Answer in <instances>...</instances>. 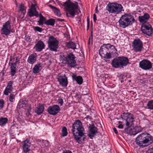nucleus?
Segmentation results:
<instances>
[{"instance_id": "c85d7f7f", "label": "nucleus", "mask_w": 153, "mask_h": 153, "mask_svg": "<svg viewBox=\"0 0 153 153\" xmlns=\"http://www.w3.org/2000/svg\"><path fill=\"white\" fill-rule=\"evenodd\" d=\"M10 67V74L12 76H14L16 73V65L15 63H11Z\"/></svg>"}, {"instance_id": "0eeeda50", "label": "nucleus", "mask_w": 153, "mask_h": 153, "mask_svg": "<svg viewBox=\"0 0 153 153\" xmlns=\"http://www.w3.org/2000/svg\"><path fill=\"white\" fill-rule=\"evenodd\" d=\"M75 57L72 53H67L65 56L63 55L61 56L60 59L63 61L65 62V64L69 67H74L76 65V62L75 59Z\"/></svg>"}, {"instance_id": "864d4df0", "label": "nucleus", "mask_w": 153, "mask_h": 153, "mask_svg": "<svg viewBox=\"0 0 153 153\" xmlns=\"http://www.w3.org/2000/svg\"><path fill=\"white\" fill-rule=\"evenodd\" d=\"M123 127V125L122 124H120L118 126V128H119L122 129Z\"/></svg>"}, {"instance_id": "4d7b16f0", "label": "nucleus", "mask_w": 153, "mask_h": 153, "mask_svg": "<svg viewBox=\"0 0 153 153\" xmlns=\"http://www.w3.org/2000/svg\"><path fill=\"white\" fill-rule=\"evenodd\" d=\"M86 118L87 119H91V117L89 116V115H88L86 117Z\"/></svg>"}, {"instance_id": "37998d69", "label": "nucleus", "mask_w": 153, "mask_h": 153, "mask_svg": "<svg viewBox=\"0 0 153 153\" xmlns=\"http://www.w3.org/2000/svg\"><path fill=\"white\" fill-rule=\"evenodd\" d=\"M4 101L3 99H0V110L1 109L4 107Z\"/></svg>"}, {"instance_id": "58836bf2", "label": "nucleus", "mask_w": 153, "mask_h": 153, "mask_svg": "<svg viewBox=\"0 0 153 153\" xmlns=\"http://www.w3.org/2000/svg\"><path fill=\"white\" fill-rule=\"evenodd\" d=\"M19 10L22 12V13H25V8L24 5L21 4L19 5Z\"/></svg>"}, {"instance_id": "20e7f679", "label": "nucleus", "mask_w": 153, "mask_h": 153, "mask_svg": "<svg viewBox=\"0 0 153 153\" xmlns=\"http://www.w3.org/2000/svg\"><path fill=\"white\" fill-rule=\"evenodd\" d=\"M135 142L140 146L146 147L153 143V136L148 133H142L136 138Z\"/></svg>"}, {"instance_id": "1a4fd4ad", "label": "nucleus", "mask_w": 153, "mask_h": 153, "mask_svg": "<svg viewBox=\"0 0 153 153\" xmlns=\"http://www.w3.org/2000/svg\"><path fill=\"white\" fill-rule=\"evenodd\" d=\"M48 47L50 50L56 51L58 48L59 42L53 36L49 37L48 41Z\"/></svg>"}, {"instance_id": "6e6d98bb", "label": "nucleus", "mask_w": 153, "mask_h": 153, "mask_svg": "<svg viewBox=\"0 0 153 153\" xmlns=\"http://www.w3.org/2000/svg\"><path fill=\"white\" fill-rule=\"evenodd\" d=\"M149 152L150 153H153V147L149 149Z\"/></svg>"}, {"instance_id": "473e14b6", "label": "nucleus", "mask_w": 153, "mask_h": 153, "mask_svg": "<svg viewBox=\"0 0 153 153\" xmlns=\"http://www.w3.org/2000/svg\"><path fill=\"white\" fill-rule=\"evenodd\" d=\"M55 23V20L53 19H50L45 22V24L48 25L53 26Z\"/></svg>"}, {"instance_id": "4468645a", "label": "nucleus", "mask_w": 153, "mask_h": 153, "mask_svg": "<svg viewBox=\"0 0 153 153\" xmlns=\"http://www.w3.org/2000/svg\"><path fill=\"white\" fill-rule=\"evenodd\" d=\"M36 4H31L28 12V15L29 17H30L33 16H35L36 17H38L39 13L36 10Z\"/></svg>"}, {"instance_id": "aec40b11", "label": "nucleus", "mask_w": 153, "mask_h": 153, "mask_svg": "<svg viewBox=\"0 0 153 153\" xmlns=\"http://www.w3.org/2000/svg\"><path fill=\"white\" fill-rule=\"evenodd\" d=\"M45 45L43 42L41 40L38 41L35 45L34 48L37 52H40L44 48Z\"/></svg>"}, {"instance_id": "bb28decb", "label": "nucleus", "mask_w": 153, "mask_h": 153, "mask_svg": "<svg viewBox=\"0 0 153 153\" xmlns=\"http://www.w3.org/2000/svg\"><path fill=\"white\" fill-rule=\"evenodd\" d=\"M66 47L69 49H72L75 50L76 49V45L75 42L72 41H70L65 43Z\"/></svg>"}, {"instance_id": "ea45409f", "label": "nucleus", "mask_w": 153, "mask_h": 153, "mask_svg": "<svg viewBox=\"0 0 153 153\" xmlns=\"http://www.w3.org/2000/svg\"><path fill=\"white\" fill-rule=\"evenodd\" d=\"M82 93L83 95H87L89 93V90L86 88H84L82 89Z\"/></svg>"}, {"instance_id": "423d86ee", "label": "nucleus", "mask_w": 153, "mask_h": 153, "mask_svg": "<svg viewBox=\"0 0 153 153\" xmlns=\"http://www.w3.org/2000/svg\"><path fill=\"white\" fill-rule=\"evenodd\" d=\"M106 8V10L109 13L116 14L124 11L122 5L116 2H109L107 5Z\"/></svg>"}, {"instance_id": "a19ab883", "label": "nucleus", "mask_w": 153, "mask_h": 153, "mask_svg": "<svg viewBox=\"0 0 153 153\" xmlns=\"http://www.w3.org/2000/svg\"><path fill=\"white\" fill-rule=\"evenodd\" d=\"M49 143L48 140H42V146H43V147L48 146L49 145Z\"/></svg>"}, {"instance_id": "f3484780", "label": "nucleus", "mask_w": 153, "mask_h": 153, "mask_svg": "<svg viewBox=\"0 0 153 153\" xmlns=\"http://www.w3.org/2000/svg\"><path fill=\"white\" fill-rule=\"evenodd\" d=\"M13 81H10L7 83V85L4 91V94L6 95H8L13 90Z\"/></svg>"}, {"instance_id": "72a5a7b5", "label": "nucleus", "mask_w": 153, "mask_h": 153, "mask_svg": "<svg viewBox=\"0 0 153 153\" xmlns=\"http://www.w3.org/2000/svg\"><path fill=\"white\" fill-rule=\"evenodd\" d=\"M8 121V119L7 117H0V126H3L5 125L7 123Z\"/></svg>"}, {"instance_id": "9d476101", "label": "nucleus", "mask_w": 153, "mask_h": 153, "mask_svg": "<svg viewBox=\"0 0 153 153\" xmlns=\"http://www.w3.org/2000/svg\"><path fill=\"white\" fill-rule=\"evenodd\" d=\"M132 46L136 52H141L143 48V42L139 39H134L132 43Z\"/></svg>"}, {"instance_id": "49530a36", "label": "nucleus", "mask_w": 153, "mask_h": 153, "mask_svg": "<svg viewBox=\"0 0 153 153\" xmlns=\"http://www.w3.org/2000/svg\"><path fill=\"white\" fill-rule=\"evenodd\" d=\"M20 58H21L19 56H17L16 59V62H14V63H16V65L17 63L18 62L19 63V61H20Z\"/></svg>"}, {"instance_id": "2eb2a0df", "label": "nucleus", "mask_w": 153, "mask_h": 153, "mask_svg": "<svg viewBox=\"0 0 153 153\" xmlns=\"http://www.w3.org/2000/svg\"><path fill=\"white\" fill-rule=\"evenodd\" d=\"M60 110L59 107L58 105H53L49 106L47 111L50 114L55 115L58 113Z\"/></svg>"}, {"instance_id": "f8f14e48", "label": "nucleus", "mask_w": 153, "mask_h": 153, "mask_svg": "<svg viewBox=\"0 0 153 153\" xmlns=\"http://www.w3.org/2000/svg\"><path fill=\"white\" fill-rule=\"evenodd\" d=\"M10 24V22L8 21L3 25L1 30V34L8 35L10 34L11 26Z\"/></svg>"}, {"instance_id": "4c0bfd02", "label": "nucleus", "mask_w": 153, "mask_h": 153, "mask_svg": "<svg viewBox=\"0 0 153 153\" xmlns=\"http://www.w3.org/2000/svg\"><path fill=\"white\" fill-rule=\"evenodd\" d=\"M33 30L35 31H38L39 32H41L43 30L42 29L38 26H34L33 27Z\"/></svg>"}, {"instance_id": "7ed1b4c3", "label": "nucleus", "mask_w": 153, "mask_h": 153, "mask_svg": "<svg viewBox=\"0 0 153 153\" xmlns=\"http://www.w3.org/2000/svg\"><path fill=\"white\" fill-rule=\"evenodd\" d=\"M63 6L66 10V15L68 17L69 14L70 17L72 18L74 17L75 15L78 14V3L75 2V3L72 2L70 0H67L63 3Z\"/></svg>"}, {"instance_id": "603ef678", "label": "nucleus", "mask_w": 153, "mask_h": 153, "mask_svg": "<svg viewBox=\"0 0 153 153\" xmlns=\"http://www.w3.org/2000/svg\"><path fill=\"white\" fill-rule=\"evenodd\" d=\"M113 129L114 133L116 134H118V132L117 131V130L116 128H115L114 127L113 128Z\"/></svg>"}, {"instance_id": "5701e85b", "label": "nucleus", "mask_w": 153, "mask_h": 153, "mask_svg": "<svg viewBox=\"0 0 153 153\" xmlns=\"http://www.w3.org/2000/svg\"><path fill=\"white\" fill-rule=\"evenodd\" d=\"M111 65L114 68H119L121 67L119 57L114 58L112 61Z\"/></svg>"}, {"instance_id": "4be33fe9", "label": "nucleus", "mask_w": 153, "mask_h": 153, "mask_svg": "<svg viewBox=\"0 0 153 153\" xmlns=\"http://www.w3.org/2000/svg\"><path fill=\"white\" fill-rule=\"evenodd\" d=\"M149 18V15L147 13H145L143 16H139L138 19L140 23H144L147 22Z\"/></svg>"}, {"instance_id": "ddd939ff", "label": "nucleus", "mask_w": 153, "mask_h": 153, "mask_svg": "<svg viewBox=\"0 0 153 153\" xmlns=\"http://www.w3.org/2000/svg\"><path fill=\"white\" fill-rule=\"evenodd\" d=\"M140 68L144 70H148L152 67V64L151 62L146 59H144L139 63Z\"/></svg>"}, {"instance_id": "dca6fc26", "label": "nucleus", "mask_w": 153, "mask_h": 153, "mask_svg": "<svg viewBox=\"0 0 153 153\" xmlns=\"http://www.w3.org/2000/svg\"><path fill=\"white\" fill-rule=\"evenodd\" d=\"M59 84L62 87H66L68 84L67 78L65 74L63 76H59L57 78Z\"/></svg>"}, {"instance_id": "c756f323", "label": "nucleus", "mask_w": 153, "mask_h": 153, "mask_svg": "<svg viewBox=\"0 0 153 153\" xmlns=\"http://www.w3.org/2000/svg\"><path fill=\"white\" fill-rule=\"evenodd\" d=\"M28 102L27 100L20 101L18 104V106L19 108H23L26 109V107L28 105Z\"/></svg>"}, {"instance_id": "e2e57ef3", "label": "nucleus", "mask_w": 153, "mask_h": 153, "mask_svg": "<svg viewBox=\"0 0 153 153\" xmlns=\"http://www.w3.org/2000/svg\"><path fill=\"white\" fill-rule=\"evenodd\" d=\"M10 61H12V59H11V58L10 59Z\"/></svg>"}, {"instance_id": "412c9836", "label": "nucleus", "mask_w": 153, "mask_h": 153, "mask_svg": "<svg viewBox=\"0 0 153 153\" xmlns=\"http://www.w3.org/2000/svg\"><path fill=\"white\" fill-rule=\"evenodd\" d=\"M37 55L36 53H33L31 54L28 57L27 62L29 64L33 65L36 61Z\"/></svg>"}, {"instance_id": "de8ad7c7", "label": "nucleus", "mask_w": 153, "mask_h": 153, "mask_svg": "<svg viewBox=\"0 0 153 153\" xmlns=\"http://www.w3.org/2000/svg\"><path fill=\"white\" fill-rule=\"evenodd\" d=\"M27 107V111L29 113H30L31 109V106L30 105H29Z\"/></svg>"}, {"instance_id": "c03bdc74", "label": "nucleus", "mask_w": 153, "mask_h": 153, "mask_svg": "<svg viewBox=\"0 0 153 153\" xmlns=\"http://www.w3.org/2000/svg\"><path fill=\"white\" fill-rule=\"evenodd\" d=\"M58 102L59 104L61 106L62 105L63 101V100L62 98H59L58 100Z\"/></svg>"}, {"instance_id": "c9c22d12", "label": "nucleus", "mask_w": 153, "mask_h": 153, "mask_svg": "<svg viewBox=\"0 0 153 153\" xmlns=\"http://www.w3.org/2000/svg\"><path fill=\"white\" fill-rule=\"evenodd\" d=\"M148 108L153 110V100L149 101L147 104Z\"/></svg>"}, {"instance_id": "e433bc0d", "label": "nucleus", "mask_w": 153, "mask_h": 153, "mask_svg": "<svg viewBox=\"0 0 153 153\" xmlns=\"http://www.w3.org/2000/svg\"><path fill=\"white\" fill-rule=\"evenodd\" d=\"M62 136L63 137H65L67 136L68 132L67 131V129L65 127H63L62 128Z\"/></svg>"}, {"instance_id": "f03ea898", "label": "nucleus", "mask_w": 153, "mask_h": 153, "mask_svg": "<svg viewBox=\"0 0 153 153\" xmlns=\"http://www.w3.org/2000/svg\"><path fill=\"white\" fill-rule=\"evenodd\" d=\"M72 132L74 139L79 143H82L81 137L84 136V129L81 121L79 120H76L72 125Z\"/></svg>"}, {"instance_id": "a878e982", "label": "nucleus", "mask_w": 153, "mask_h": 153, "mask_svg": "<svg viewBox=\"0 0 153 153\" xmlns=\"http://www.w3.org/2000/svg\"><path fill=\"white\" fill-rule=\"evenodd\" d=\"M44 109V107L43 104L39 105L35 108L34 112L38 115H40L42 113Z\"/></svg>"}, {"instance_id": "680f3d73", "label": "nucleus", "mask_w": 153, "mask_h": 153, "mask_svg": "<svg viewBox=\"0 0 153 153\" xmlns=\"http://www.w3.org/2000/svg\"><path fill=\"white\" fill-rule=\"evenodd\" d=\"M85 139V137H83V139H83V141H84V139Z\"/></svg>"}, {"instance_id": "393cba45", "label": "nucleus", "mask_w": 153, "mask_h": 153, "mask_svg": "<svg viewBox=\"0 0 153 153\" xmlns=\"http://www.w3.org/2000/svg\"><path fill=\"white\" fill-rule=\"evenodd\" d=\"M72 79L75 81L79 85H81L83 82V79L82 76H77L76 75L73 74L72 76Z\"/></svg>"}, {"instance_id": "a211bd4d", "label": "nucleus", "mask_w": 153, "mask_h": 153, "mask_svg": "<svg viewBox=\"0 0 153 153\" xmlns=\"http://www.w3.org/2000/svg\"><path fill=\"white\" fill-rule=\"evenodd\" d=\"M23 143V152L24 153H28L30 150V147L31 143L30 140L27 139L24 140Z\"/></svg>"}, {"instance_id": "6e6552de", "label": "nucleus", "mask_w": 153, "mask_h": 153, "mask_svg": "<svg viewBox=\"0 0 153 153\" xmlns=\"http://www.w3.org/2000/svg\"><path fill=\"white\" fill-rule=\"evenodd\" d=\"M110 44H103L99 50V54L102 59H110L111 58V54L109 53Z\"/></svg>"}, {"instance_id": "6ab92c4d", "label": "nucleus", "mask_w": 153, "mask_h": 153, "mask_svg": "<svg viewBox=\"0 0 153 153\" xmlns=\"http://www.w3.org/2000/svg\"><path fill=\"white\" fill-rule=\"evenodd\" d=\"M89 132L88 136L91 139H92L96 134L97 133V128L93 124L89 127Z\"/></svg>"}, {"instance_id": "3c124183", "label": "nucleus", "mask_w": 153, "mask_h": 153, "mask_svg": "<svg viewBox=\"0 0 153 153\" xmlns=\"http://www.w3.org/2000/svg\"><path fill=\"white\" fill-rule=\"evenodd\" d=\"M75 97L76 98H78L79 99H80L81 97V95L78 94H76Z\"/></svg>"}, {"instance_id": "09e8293b", "label": "nucleus", "mask_w": 153, "mask_h": 153, "mask_svg": "<svg viewBox=\"0 0 153 153\" xmlns=\"http://www.w3.org/2000/svg\"><path fill=\"white\" fill-rule=\"evenodd\" d=\"M93 19L94 22H96L97 21V17H96V15L94 14L93 15Z\"/></svg>"}, {"instance_id": "5fc2aeb1", "label": "nucleus", "mask_w": 153, "mask_h": 153, "mask_svg": "<svg viewBox=\"0 0 153 153\" xmlns=\"http://www.w3.org/2000/svg\"><path fill=\"white\" fill-rule=\"evenodd\" d=\"M56 20L57 21H60L61 22H62L63 21H64L65 20L64 19H60L59 18H58L56 19Z\"/></svg>"}, {"instance_id": "052dcab7", "label": "nucleus", "mask_w": 153, "mask_h": 153, "mask_svg": "<svg viewBox=\"0 0 153 153\" xmlns=\"http://www.w3.org/2000/svg\"><path fill=\"white\" fill-rule=\"evenodd\" d=\"M121 123H122V122L120 121H119L118 122V123L120 125V124H121Z\"/></svg>"}, {"instance_id": "2f4dec72", "label": "nucleus", "mask_w": 153, "mask_h": 153, "mask_svg": "<svg viewBox=\"0 0 153 153\" xmlns=\"http://www.w3.org/2000/svg\"><path fill=\"white\" fill-rule=\"evenodd\" d=\"M50 7L52 9L55 15L58 17H60L61 16V14L59 9L51 5H50Z\"/></svg>"}, {"instance_id": "bf43d9fd", "label": "nucleus", "mask_w": 153, "mask_h": 153, "mask_svg": "<svg viewBox=\"0 0 153 153\" xmlns=\"http://www.w3.org/2000/svg\"><path fill=\"white\" fill-rule=\"evenodd\" d=\"M96 13H98V11L97 10V9H96Z\"/></svg>"}, {"instance_id": "7c9ffc66", "label": "nucleus", "mask_w": 153, "mask_h": 153, "mask_svg": "<svg viewBox=\"0 0 153 153\" xmlns=\"http://www.w3.org/2000/svg\"><path fill=\"white\" fill-rule=\"evenodd\" d=\"M41 63L35 65L32 69L33 73L35 74L38 73L40 71V68L41 67Z\"/></svg>"}, {"instance_id": "9b49d317", "label": "nucleus", "mask_w": 153, "mask_h": 153, "mask_svg": "<svg viewBox=\"0 0 153 153\" xmlns=\"http://www.w3.org/2000/svg\"><path fill=\"white\" fill-rule=\"evenodd\" d=\"M142 32L148 36H151L153 33V30L151 25L149 23L144 24L142 26Z\"/></svg>"}, {"instance_id": "39448f33", "label": "nucleus", "mask_w": 153, "mask_h": 153, "mask_svg": "<svg viewBox=\"0 0 153 153\" xmlns=\"http://www.w3.org/2000/svg\"><path fill=\"white\" fill-rule=\"evenodd\" d=\"M135 22L133 16L129 14L126 13L122 15L118 21L120 27L125 28L131 26Z\"/></svg>"}, {"instance_id": "8fccbe9b", "label": "nucleus", "mask_w": 153, "mask_h": 153, "mask_svg": "<svg viewBox=\"0 0 153 153\" xmlns=\"http://www.w3.org/2000/svg\"><path fill=\"white\" fill-rule=\"evenodd\" d=\"M62 153H72V152L69 150H65L63 151Z\"/></svg>"}, {"instance_id": "79ce46f5", "label": "nucleus", "mask_w": 153, "mask_h": 153, "mask_svg": "<svg viewBox=\"0 0 153 153\" xmlns=\"http://www.w3.org/2000/svg\"><path fill=\"white\" fill-rule=\"evenodd\" d=\"M15 95L13 94H11L9 96V101L11 102H13V100L15 99Z\"/></svg>"}, {"instance_id": "a18cd8bd", "label": "nucleus", "mask_w": 153, "mask_h": 153, "mask_svg": "<svg viewBox=\"0 0 153 153\" xmlns=\"http://www.w3.org/2000/svg\"><path fill=\"white\" fill-rule=\"evenodd\" d=\"M25 40L27 42H30L31 40L30 37L28 35H26L25 36Z\"/></svg>"}, {"instance_id": "13d9d810", "label": "nucleus", "mask_w": 153, "mask_h": 153, "mask_svg": "<svg viewBox=\"0 0 153 153\" xmlns=\"http://www.w3.org/2000/svg\"><path fill=\"white\" fill-rule=\"evenodd\" d=\"M89 22L88 21V22L87 23V29L88 30L89 29Z\"/></svg>"}, {"instance_id": "0e129e2a", "label": "nucleus", "mask_w": 153, "mask_h": 153, "mask_svg": "<svg viewBox=\"0 0 153 153\" xmlns=\"http://www.w3.org/2000/svg\"><path fill=\"white\" fill-rule=\"evenodd\" d=\"M88 21V22H89V20L88 19H87V22Z\"/></svg>"}, {"instance_id": "cd10ccee", "label": "nucleus", "mask_w": 153, "mask_h": 153, "mask_svg": "<svg viewBox=\"0 0 153 153\" xmlns=\"http://www.w3.org/2000/svg\"><path fill=\"white\" fill-rule=\"evenodd\" d=\"M110 49H111L109 51V53L111 54H112L113 56H118V54L117 53V50L115 48V47L113 45L110 44Z\"/></svg>"}, {"instance_id": "b1692460", "label": "nucleus", "mask_w": 153, "mask_h": 153, "mask_svg": "<svg viewBox=\"0 0 153 153\" xmlns=\"http://www.w3.org/2000/svg\"><path fill=\"white\" fill-rule=\"evenodd\" d=\"M121 67L126 66L129 63V59L127 57L124 56H119Z\"/></svg>"}, {"instance_id": "f257e3e1", "label": "nucleus", "mask_w": 153, "mask_h": 153, "mask_svg": "<svg viewBox=\"0 0 153 153\" xmlns=\"http://www.w3.org/2000/svg\"><path fill=\"white\" fill-rule=\"evenodd\" d=\"M121 116L123 120L126 121V125L127 126L124 130L126 133L131 135H134L139 132L137 131V128L135 127L132 129L130 127L135 121V118L134 115L130 113L125 112L121 114Z\"/></svg>"}, {"instance_id": "f704fd0d", "label": "nucleus", "mask_w": 153, "mask_h": 153, "mask_svg": "<svg viewBox=\"0 0 153 153\" xmlns=\"http://www.w3.org/2000/svg\"><path fill=\"white\" fill-rule=\"evenodd\" d=\"M45 18L42 15L40 14L39 15V20L38 21V22L39 23V25H42L44 21L45 20Z\"/></svg>"}]
</instances>
